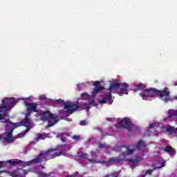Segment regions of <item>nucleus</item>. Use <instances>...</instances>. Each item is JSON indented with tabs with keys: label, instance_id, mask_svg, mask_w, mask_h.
Masks as SVG:
<instances>
[{
	"label": "nucleus",
	"instance_id": "nucleus-1",
	"mask_svg": "<svg viewBox=\"0 0 177 177\" xmlns=\"http://www.w3.org/2000/svg\"><path fill=\"white\" fill-rule=\"evenodd\" d=\"M134 91H136V92L142 91V92L140 93V96L142 97L143 100H149L150 97H159V99H161V100H163L165 103L171 100L169 98L170 93L167 87L163 90H158L151 87L146 88V85L140 83L136 86Z\"/></svg>",
	"mask_w": 177,
	"mask_h": 177
},
{
	"label": "nucleus",
	"instance_id": "nucleus-2",
	"mask_svg": "<svg viewBox=\"0 0 177 177\" xmlns=\"http://www.w3.org/2000/svg\"><path fill=\"white\" fill-rule=\"evenodd\" d=\"M66 151H67V149H66V145H58L55 148H50L47 151L41 152L37 158L26 162V165L30 167V165L32 164H41V162H44V161L53 160V158H56V157L63 156Z\"/></svg>",
	"mask_w": 177,
	"mask_h": 177
},
{
	"label": "nucleus",
	"instance_id": "nucleus-3",
	"mask_svg": "<svg viewBox=\"0 0 177 177\" xmlns=\"http://www.w3.org/2000/svg\"><path fill=\"white\" fill-rule=\"evenodd\" d=\"M17 103V102L15 100V97L4 98L3 100V104L0 105V117L2 118V119H0L1 121L3 120V122L10 124V119H6L7 117L9 118V115H8V110H10V109L15 107Z\"/></svg>",
	"mask_w": 177,
	"mask_h": 177
},
{
	"label": "nucleus",
	"instance_id": "nucleus-4",
	"mask_svg": "<svg viewBox=\"0 0 177 177\" xmlns=\"http://www.w3.org/2000/svg\"><path fill=\"white\" fill-rule=\"evenodd\" d=\"M128 88L129 84L127 83H118L115 81L112 82L109 84L108 91L109 93H118L120 96L128 95Z\"/></svg>",
	"mask_w": 177,
	"mask_h": 177
},
{
	"label": "nucleus",
	"instance_id": "nucleus-5",
	"mask_svg": "<svg viewBox=\"0 0 177 177\" xmlns=\"http://www.w3.org/2000/svg\"><path fill=\"white\" fill-rule=\"evenodd\" d=\"M26 106L27 107V113L25 118L17 124L18 127H21V125H30L31 122H30V119H28V116L31 115V113H32V111L35 113H38L36 104L26 102Z\"/></svg>",
	"mask_w": 177,
	"mask_h": 177
},
{
	"label": "nucleus",
	"instance_id": "nucleus-6",
	"mask_svg": "<svg viewBox=\"0 0 177 177\" xmlns=\"http://www.w3.org/2000/svg\"><path fill=\"white\" fill-rule=\"evenodd\" d=\"M57 118H59V115H54L50 112L44 111L41 113L40 120L41 121L48 122V124L47 127L48 128H50L51 127H53L56 122H57Z\"/></svg>",
	"mask_w": 177,
	"mask_h": 177
},
{
	"label": "nucleus",
	"instance_id": "nucleus-7",
	"mask_svg": "<svg viewBox=\"0 0 177 177\" xmlns=\"http://www.w3.org/2000/svg\"><path fill=\"white\" fill-rule=\"evenodd\" d=\"M54 103L59 106H64V110H66V113H70V114H73L75 110H78L80 108L77 104L71 102H64V100L62 99L54 100Z\"/></svg>",
	"mask_w": 177,
	"mask_h": 177
},
{
	"label": "nucleus",
	"instance_id": "nucleus-8",
	"mask_svg": "<svg viewBox=\"0 0 177 177\" xmlns=\"http://www.w3.org/2000/svg\"><path fill=\"white\" fill-rule=\"evenodd\" d=\"M124 149L125 151L122 152V156H130V154H132L134 151L133 149H131L129 147L123 145H117L112 148L113 151H122Z\"/></svg>",
	"mask_w": 177,
	"mask_h": 177
},
{
	"label": "nucleus",
	"instance_id": "nucleus-9",
	"mask_svg": "<svg viewBox=\"0 0 177 177\" xmlns=\"http://www.w3.org/2000/svg\"><path fill=\"white\" fill-rule=\"evenodd\" d=\"M120 127L121 128H124V129H127L129 132L132 131V122L131 120L128 118H123L121 121H119L118 124L115 125L116 127Z\"/></svg>",
	"mask_w": 177,
	"mask_h": 177
},
{
	"label": "nucleus",
	"instance_id": "nucleus-10",
	"mask_svg": "<svg viewBox=\"0 0 177 177\" xmlns=\"http://www.w3.org/2000/svg\"><path fill=\"white\" fill-rule=\"evenodd\" d=\"M23 160L19 159H12L7 161H0V169L5 168L7 164H10V165H19V164H21ZM3 172V171H0V175Z\"/></svg>",
	"mask_w": 177,
	"mask_h": 177
},
{
	"label": "nucleus",
	"instance_id": "nucleus-11",
	"mask_svg": "<svg viewBox=\"0 0 177 177\" xmlns=\"http://www.w3.org/2000/svg\"><path fill=\"white\" fill-rule=\"evenodd\" d=\"M102 165H114V164H120L122 162L121 156H115L109 159L107 161L100 162Z\"/></svg>",
	"mask_w": 177,
	"mask_h": 177
},
{
	"label": "nucleus",
	"instance_id": "nucleus-12",
	"mask_svg": "<svg viewBox=\"0 0 177 177\" xmlns=\"http://www.w3.org/2000/svg\"><path fill=\"white\" fill-rule=\"evenodd\" d=\"M94 86H95V88H94L91 92L93 97H95L96 95L100 93L102 91H104V86L100 85V82L99 81L94 82Z\"/></svg>",
	"mask_w": 177,
	"mask_h": 177
},
{
	"label": "nucleus",
	"instance_id": "nucleus-13",
	"mask_svg": "<svg viewBox=\"0 0 177 177\" xmlns=\"http://www.w3.org/2000/svg\"><path fill=\"white\" fill-rule=\"evenodd\" d=\"M17 124L19 123H12V125L14 127H10V131L8 133L7 136L6 137V140H8V142H13V131L16 128H19V127Z\"/></svg>",
	"mask_w": 177,
	"mask_h": 177
},
{
	"label": "nucleus",
	"instance_id": "nucleus-14",
	"mask_svg": "<svg viewBox=\"0 0 177 177\" xmlns=\"http://www.w3.org/2000/svg\"><path fill=\"white\" fill-rule=\"evenodd\" d=\"M100 104H106V103H109V104H113V95L111 93H106V95L103 97L102 100L100 101Z\"/></svg>",
	"mask_w": 177,
	"mask_h": 177
},
{
	"label": "nucleus",
	"instance_id": "nucleus-15",
	"mask_svg": "<svg viewBox=\"0 0 177 177\" xmlns=\"http://www.w3.org/2000/svg\"><path fill=\"white\" fill-rule=\"evenodd\" d=\"M177 129L174 126H170L169 127H165V131L169 135H176Z\"/></svg>",
	"mask_w": 177,
	"mask_h": 177
},
{
	"label": "nucleus",
	"instance_id": "nucleus-16",
	"mask_svg": "<svg viewBox=\"0 0 177 177\" xmlns=\"http://www.w3.org/2000/svg\"><path fill=\"white\" fill-rule=\"evenodd\" d=\"M136 147L138 149V150H145V149H146V142L141 140L136 143Z\"/></svg>",
	"mask_w": 177,
	"mask_h": 177
},
{
	"label": "nucleus",
	"instance_id": "nucleus-17",
	"mask_svg": "<svg viewBox=\"0 0 177 177\" xmlns=\"http://www.w3.org/2000/svg\"><path fill=\"white\" fill-rule=\"evenodd\" d=\"M91 106H96V101L94 100H91L88 101V104H84L83 107L86 109V110H89L91 109Z\"/></svg>",
	"mask_w": 177,
	"mask_h": 177
},
{
	"label": "nucleus",
	"instance_id": "nucleus-18",
	"mask_svg": "<svg viewBox=\"0 0 177 177\" xmlns=\"http://www.w3.org/2000/svg\"><path fill=\"white\" fill-rule=\"evenodd\" d=\"M162 167H164V165H162L158 166V167H153V169H147L145 171V175H151V174H153V172H154V169H161V168H162Z\"/></svg>",
	"mask_w": 177,
	"mask_h": 177
},
{
	"label": "nucleus",
	"instance_id": "nucleus-19",
	"mask_svg": "<svg viewBox=\"0 0 177 177\" xmlns=\"http://www.w3.org/2000/svg\"><path fill=\"white\" fill-rule=\"evenodd\" d=\"M169 118H176L177 117V110H169Z\"/></svg>",
	"mask_w": 177,
	"mask_h": 177
},
{
	"label": "nucleus",
	"instance_id": "nucleus-20",
	"mask_svg": "<svg viewBox=\"0 0 177 177\" xmlns=\"http://www.w3.org/2000/svg\"><path fill=\"white\" fill-rule=\"evenodd\" d=\"M164 151H165L166 153H171V154H175V151L174 150V149H172V147L169 146H167L165 149H164Z\"/></svg>",
	"mask_w": 177,
	"mask_h": 177
},
{
	"label": "nucleus",
	"instance_id": "nucleus-21",
	"mask_svg": "<svg viewBox=\"0 0 177 177\" xmlns=\"http://www.w3.org/2000/svg\"><path fill=\"white\" fill-rule=\"evenodd\" d=\"M37 174L39 177H49L50 176V174L45 173L41 171H37Z\"/></svg>",
	"mask_w": 177,
	"mask_h": 177
},
{
	"label": "nucleus",
	"instance_id": "nucleus-22",
	"mask_svg": "<svg viewBox=\"0 0 177 177\" xmlns=\"http://www.w3.org/2000/svg\"><path fill=\"white\" fill-rule=\"evenodd\" d=\"M77 156L78 157H80V158H84V160H88V157H89V155L85 153H77Z\"/></svg>",
	"mask_w": 177,
	"mask_h": 177
},
{
	"label": "nucleus",
	"instance_id": "nucleus-23",
	"mask_svg": "<svg viewBox=\"0 0 177 177\" xmlns=\"http://www.w3.org/2000/svg\"><path fill=\"white\" fill-rule=\"evenodd\" d=\"M120 172H121V171L112 172L110 174L106 175V176H109V177H118V176H120Z\"/></svg>",
	"mask_w": 177,
	"mask_h": 177
},
{
	"label": "nucleus",
	"instance_id": "nucleus-24",
	"mask_svg": "<svg viewBox=\"0 0 177 177\" xmlns=\"http://www.w3.org/2000/svg\"><path fill=\"white\" fill-rule=\"evenodd\" d=\"M88 162H91L93 164H102V162H104V161H97L96 159H87Z\"/></svg>",
	"mask_w": 177,
	"mask_h": 177
},
{
	"label": "nucleus",
	"instance_id": "nucleus-25",
	"mask_svg": "<svg viewBox=\"0 0 177 177\" xmlns=\"http://www.w3.org/2000/svg\"><path fill=\"white\" fill-rule=\"evenodd\" d=\"M82 99H86V100H89V99H91V97H92V96L89 95V94H88L87 93H82Z\"/></svg>",
	"mask_w": 177,
	"mask_h": 177
},
{
	"label": "nucleus",
	"instance_id": "nucleus-26",
	"mask_svg": "<svg viewBox=\"0 0 177 177\" xmlns=\"http://www.w3.org/2000/svg\"><path fill=\"white\" fill-rule=\"evenodd\" d=\"M44 139H45V137H44V136H42L41 134H39V133L37 134V138H36L35 140H37L38 142L39 140H44Z\"/></svg>",
	"mask_w": 177,
	"mask_h": 177
},
{
	"label": "nucleus",
	"instance_id": "nucleus-27",
	"mask_svg": "<svg viewBox=\"0 0 177 177\" xmlns=\"http://www.w3.org/2000/svg\"><path fill=\"white\" fill-rule=\"evenodd\" d=\"M127 161H129V162H131L133 165H135V164H136V162H139V160L138 159H127Z\"/></svg>",
	"mask_w": 177,
	"mask_h": 177
},
{
	"label": "nucleus",
	"instance_id": "nucleus-28",
	"mask_svg": "<svg viewBox=\"0 0 177 177\" xmlns=\"http://www.w3.org/2000/svg\"><path fill=\"white\" fill-rule=\"evenodd\" d=\"M66 177H82V175L80 174L78 171H76L74 174L68 175Z\"/></svg>",
	"mask_w": 177,
	"mask_h": 177
},
{
	"label": "nucleus",
	"instance_id": "nucleus-29",
	"mask_svg": "<svg viewBox=\"0 0 177 177\" xmlns=\"http://www.w3.org/2000/svg\"><path fill=\"white\" fill-rule=\"evenodd\" d=\"M98 147H99V149H106V148H107V145H106L104 143H100L98 145Z\"/></svg>",
	"mask_w": 177,
	"mask_h": 177
},
{
	"label": "nucleus",
	"instance_id": "nucleus-30",
	"mask_svg": "<svg viewBox=\"0 0 177 177\" xmlns=\"http://www.w3.org/2000/svg\"><path fill=\"white\" fill-rule=\"evenodd\" d=\"M156 127H157V123L154 122V123L150 124L149 127V129H151L153 128L156 129Z\"/></svg>",
	"mask_w": 177,
	"mask_h": 177
},
{
	"label": "nucleus",
	"instance_id": "nucleus-31",
	"mask_svg": "<svg viewBox=\"0 0 177 177\" xmlns=\"http://www.w3.org/2000/svg\"><path fill=\"white\" fill-rule=\"evenodd\" d=\"M72 139H74L75 140L78 141V140H80V136H73L72 137Z\"/></svg>",
	"mask_w": 177,
	"mask_h": 177
},
{
	"label": "nucleus",
	"instance_id": "nucleus-32",
	"mask_svg": "<svg viewBox=\"0 0 177 177\" xmlns=\"http://www.w3.org/2000/svg\"><path fill=\"white\" fill-rule=\"evenodd\" d=\"M82 126H85L88 124V122H86V120H82L80 123Z\"/></svg>",
	"mask_w": 177,
	"mask_h": 177
},
{
	"label": "nucleus",
	"instance_id": "nucleus-33",
	"mask_svg": "<svg viewBox=\"0 0 177 177\" xmlns=\"http://www.w3.org/2000/svg\"><path fill=\"white\" fill-rule=\"evenodd\" d=\"M21 127H26V132H28L30 131V124L21 125Z\"/></svg>",
	"mask_w": 177,
	"mask_h": 177
},
{
	"label": "nucleus",
	"instance_id": "nucleus-34",
	"mask_svg": "<svg viewBox=\"0 0 177 177\" xmlns=\"http://www.w3.org/2000/svg\"><path fill=\"white\" fill-rule=\"evenodd\" d=\"M40 98L44 99V100H46V97L45 95H41Z\"/></svg>",
	"mask_w": 177,
	"mask_h": 177
},
{
	"label": "nucleus",
	"instance_id": "nucleus-35",
	"mask_svg": "<svg viewBox=\"0 0 177 177\" xmlns=\"http://www.w3.org/2000/svg\"><path fill=\"white\" fill-rule=\"evenodd\" d=\"M174 86H177V81H176V82H174Z\"/></svg>",
	"mask_w": 177,
	"mask_h": 177
},
{
	"label": "nucleus",
	"instance_id": "nucleus-36",
	"mask_svg": "<svg viewBox=\"0 0 177 177\" xmlns=\"http://www.w3.org/2000/svg\"><path fill=\"white\" fill-rule=\"evenodd\" d=\"M0 140H2V136H0Z\"/></svg>",
	"mask_w": 177,
	"mask_h": 177
},
{
	"label": "nucleus",
	"instance_id": "nucleus-37",
	"mask_svg": "<svg viewBox=\"0 0 177 177\" xmlns=\"http://www.w3.org/2000/svg\"><path fill=\"white\" fill-rule=\"evenodd\" d=\"M174 98L177 100V96L174 97Z\"/></svg>",
	"mask_w": 177,
	"mask_h": 177
},
{
	"label": "nucleus",
	"instance_id": "nucleus-38",
	"mask_svg": "<svg viewBox=\"0 0 177 177\" xmlns=\"http://www.w3.org/2000/svg\"><path fill=\"white\" fill-rule=\"evenodd\" d=\"M7 129H9V128H8V127H7Z\"/></svg>",
	"mask_w": 177,
	"mask_h": 177
},
{
	"label": "nucleus",
	"instance_id": "nucleus-39",
	"mask_svg": "<svg viewBox=\"0 0 177 177\" xmlns=\"http://www.w3.org/2000/svg\"><path fill=\"white\" fill-rule=\"evenodd\" d=\"M91 153H94L93 151H91Z\"/></svg>",
	"mask_w": 177,
	"mask_h": 177
}]
</instances>
